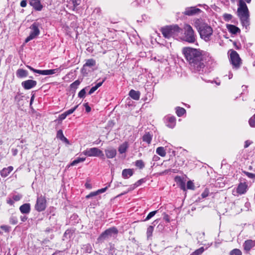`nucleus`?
<instances>
[{"instance_id":"2","label":"nucleus","mask_w":255,"mask_h":255,"mask_svg":"<svg viewBox=\"0 0 255 255\" xmlns=\"http://www.w3.org/2000/svg\"><path fill=\"white\" fill-rule=\"evenodd\" d=\"M201 39L206 42L210 41L213 34V28L202 19H196L194 23Z\"/></svg>"},{"instance_id":"14","label":"nucleus","mask_w":255,"mask_h":255,"mask_svg":"<svg viewBox=\"0 0 255 255\" xmlns=\"http://www.w3.org/2000/svg\"><path fill=\"white\" fill-rule=\"evenodd\" d=\"M29 4L36 10L41 11L43 8V5L41 3L40 0H29Z\"/></svg>"},{"instance_id":"36","label":"nucleus","mask_w":255,"mask_h":255,"mask_svg":"<svg viewBox=\"0 0 255 255\" xmlns=\"http://www.w3.org/2000/svg\"><path fill=\"white\" fill-rule=\"evenodd\" d=\"M136 166L140 169H142L144 167V163L142 160H137L135 162Z\"/></svg>"},{"instance_id":"10","label":"nucleus","mask_w":255,"mask_h":255,"mask_svg":"<svg viewBox=\"0 0 255 255\" xmlns=\"http://www.w3.org/2000/svg\"><path fill=\"white\" fill-rule=\"evenodd\" d=\"M30 28L32 31H31L30 35L25 39V42L26 43L29 42L31 40L34 39L40 33V31L38 27V24L36 23H33Z\"/></svg>"},{"instance_id":"52","label":"nucleus","mask_w":255,"mask_h":255,"mask_svg":"<svg viewBox=\"0 0 255 255\" xmlns=\"http://www.w3.org/2000/svg\"><path fill=\"white\" fill-rule=\"evenodd\" d=\"M85 186L87 189H91L92 188V184L88 181L86 182V183L85 184Z\"/></svg>"},{"instance_id":"46","label":"nucleus","mask_w":255,"mask_h":255,"mask_svg":"<svg viewBox=\"0 0 255 255\" xmlns=\"http://www.w3.org/2000/svg\"><path fill=\"white\" fill-rule=\"evenodd\" d=\"M209 194V190L206 188L201 194L202 198H204L207 197Z\"/></svg>"},{"instance_id":"63","label":"nucleus","mask_w":255,"mask_h":255,"mask_svg":"<svg viewBox=\"0 0 255 255\" xmlns=\"http://www.w3.org/2000/svg\"><path fill=\"white\" fill-rule=\"evenodd\" d=\"M159 158L158 156H157L156 155H154L153 157V160L154 161H157Z\"/></svg>"},{"instance_id":"20","label":"nucleus","mask_w":255,"mask_h":255,"mask_svg":"<svg viewBox=\"0 0 255 255\" xmlns=\"http://www.w3.org/2000/svg\"><path fill=\"white\" fill-rule=\"evenodd\" d=\"M129 144L127 141H125L123 142L122 144L120 145L118 148V151L120 154H123L125 153L128 148Z\"/></svg>"},{"instance_id":"6","label":"nucleus","mask_w":255,"mask_h":255,"mask_svg":"<svg viewBox=\"0 0 255 255\" xmlns=\"http://www.w3.org/2000/svg\"><path fill=\"white\" fill-rule=\"evenodd\" d=\"M118 233V230L115 227L110 228L103 232L98 238V241L101 242L112 238H115Z\"/></svg>"},{"instance_id":"9","label":"nucleus","mask_w":255,"mask_h":255,"mask_svg":"<svg viewBox=\"0 0 255 255\" xmlns=\"http://www.w3.org/2000/svg\"><path fill=\"white\" fill-rule=\"evenodd\" d=\"M230 61L233 66L236 68L240 67L241 63V58L238 53L234 50H231Z\"/></svg>"},{"instance_id":"24","label":"nucleus","mask_w":255,"mask_h":255,"mask_svg":"<svg viewBox=\"0 0 255 255\" xmlns=\"http://www.w3.org/2000/svg\"><path fill=\"white\" fill-rule=\"evenodd\" d=\"M167 126L170 128H173L176 125V119L174 117L167 118Z\"/></svg>"},{"instance_id":"12","label":"nucleus","mask_w":255,"mask_h":255,"mask_svg":"<svg viewBox=\"0 0 255 255\" xmlns=\"http://www.w3.org/2000/svg\"><path fill=\"white\" fill-rule=\"evenodd\" d=\"M243 246L245 252L248 253L252 248L255 247V240H247L245 241Z\"/></svg>"},{"instance_id":"27","label":"nucleus","mask_w":255,"mask_h":255,"mask_svg":"<svg viewBox=\"0 0 255 255\" xmlns=\"http://www.w3.org/2000/svg\"><path fill=\"white\" fill-rule=\"evenodd\" d=\"M227 27L229 31L233 34H236L240 31V29L233 25H229Z\"/></svg>"},{"instance_id":"4","label":"nucleus","mask_w":255,"mask_h":255,"mask_svg":"<svg viewBox=\"0 0 255 255\" xmlns=\"http://www.w3.org/2000/svg\"><path fill=\"white\" fill-rule=\"evenodd\" d=\"M238 15L244 24H248L249 12L248 7L243 0H239L238 8Z\"/></svg>"},{"instance_id":"21","label":"nucleus","mask_w":255,"mask_h":255,"mask_svg":"<svg viewBox=\"0 0 255 255\" xmlns=\"http://www.w3.org/2000/svg\"><path fill=\"white\" fill-rule=\"evenodd\" d=\"M16 75L19 78H23L28 76V72L23 69H18L16 72Z\"/></svg>"},{"instance_id":"22","label":"nucleus","mask_w":255,"mask_h":255,"mask_svg":"<svg viewBox=\"0 0 255 255\" xmlns=\"http://www.w3.org/2000/svg\"><path fill=\"white\" fill-rule=\"evenodd\" d=\"M133 172L131 169H125L122 171V176L124 178L127 179L133 175Z\"/></svg>"},{"instance_id":"28","label":"nucleus","mask_w":255,"mask_h":255,"mask_svg":"<svg viewBox=\"0 0 255 255\" xmlns=\"http://www.w3.org/2000/svg\"><path fill=\"white\" fill-rule=\"evenodd\" d=\"M105 79H103V81L101 82H99L97 83L96 86L93 87L91 88V89L90 90L89 92V94L91 95L93 94L95 91H96L100 86H102L104 82L105 81Z\"/></svg>"},{"instance_id":"5","label":"nucleus","mask_w":255,"mask_h":255,"mask_svg":"<svg viewBox=\"0 0 255 255\" xmlns=\"http://www.w3.org/2000/svg\"><path fill=\"white\" fill-rule=\"evenodd\" d=\"M184 34L180 38L189 43H194L196 41V35L192 27L189 24L184 26Z\"/></svg>"},{"instance_id":"16","label":"nucleus","mask_w":255,"mask_h":255,"mask_svg":"<svg viewBox=\"0 0 255 255\" xmlns=\"http://www.w3.org/2000/svg\"><path fill=\"white\" fill-rule=\"evenodd\" d=\"M105 152L106 156L108 158H113L117 155V150L114 148L106 149Z\"/></svg>"},{"instance_id":"25","label":"nucleus","mask_w":255,"mask_h":255,"mask_svg":"<svg viewBox=\"0 0 255 255\" xmlns=\"http://www.w3.org/2000/svg\"><path fill=\"white\" fill-rule=\"evenodd\" d=\"M152 135L149 133V132H146L142 136L143 141L146 142L147 143L149 144L151 143L152 140Z\"/></svg>"},{"instance_id":"40","label":"nucleus","mask_w":255,"mask_h":255,"mask_svg":"<svg viewBox=\"0 0 255 255\" xmlns=\"http://www.w3.org/2000/svg\"><path fill=\"white\" fill-rule=\"evenodd\" d=\"M71 1L73 5V10H74L76 7L80 4V0H71Z\"/></svg>"},{"instance_id":"45","label":"nucleus","mask_w":255,"mask_h":255,"mask_svg":"<svg viewBox=\"0 0 255 255\" xmlns=\"http://www.w3.org/2000/svg\"><path fill=\"white\" fill-rule=\"evenodd\" d=\"M21 198H22V195L20 194H16V195H14L12 196V199L14 201H18L20 200Z\"/></svg>"},{"instance_id":"35","label":"nucleus","mask_w":255,"mask_h":255,"mask_svg":"<svg viewBox=\"0 0 255 255\" xmlns=\"http://www.w3.org/2000/svg\"><path fill=\"white\" fill-rule=\"evenodd\" d=\"M230 255H242L241 251L238 249H235L232 250L229 254Z\"/></svg>"},{"instance_id":"50","label":"nucleus","mask_w":255,"mask_h":255,"mask_svg":"<svg viewBox=\"0 0 255 255\" xmlns=\"http://www.w3.org/2000/svg\"><path fill=\"white\" fill-rule=\"evenodd\" d=\"M107 189H108V187H105V188L99 189V190H98L96 191H97V194L98 195L99 194L103 193L105 192L107 190Z\"/></svg>"},{"instance_id":"54","label":"nucleus","mask_w":255,"mask_h":255,"mask_svg":"<svg viewBox=\"0 0 255 255\" xmlns=\"http://www.w3.org/2000/svg\"><path fill=\"white\" fill-rule=\"evenodd\" d=\"M224 17L226 19L230 20L232 18V16L230 14H225Z\"/></svg>"},{"instance_id":"47","label":"nucleus","mask_w":255,"mask_h":255,"mask_svg":"<svg viewBox=\"0 0 255 255\" xmlns=\"http://www.w3.org/2000/svg\"><path fill=\"white\" fill-rule=\"evenodd\" d=\"M245 174L250 178H255V174L252 173L245 171Z\"/></svg>"},{"instance_id":"49","label":"nucleus","mask_w":255,"mask_h":255,"mask_svg":"<svg viewBox=\"0 0 255 255\" xmlns=\"http://www.w3.org/2000/svg\"><path fill=\"white\" fill-rule=\"evenodd\" d=\"M27 67L28 68H29L31 71H33V72L40 74V70L35 69L30 66H27Z\"/></svg>"},{"instance_id":"11","label":"nucleus","mask_w":255,"mask_h":255,"mask_svg":"<svg viewBox=\"0 0 255 255\" xmlns=\"http://www.w3.org/2000/svg\"><path fill=\"white\" fill-rule=\"evenodd\" d=\"M248 185L246 183H240L236 190H233V194L237 196L238 194H245L247 190Z\"/></svg>"},{"instance_id":"56","label":"nucleus","mask_w":255,"mask_h":255,"mask_svg":"<svg viewBox=\"0 0 255 255\" xmlns=\"http://www.w3.org/2000/svg\"><path fill=\"white\" fill-rule=\"evenodd\" d=\"M7 203L10 205H12L14 204V200L11 199H8L7 200Z\"/></svg>"},{"instance_id":"30","label":"nucleus","mask_w":255,"mask_h":255,"mask_svg":"<svg viewBox=\"0 0 255 255\" xmlns=\"http://www.w3.org/2000/svg\"><path fill=\"white\" fill-rule=\"evenodd\" d=\"M96 65V61L93 59H89L86 60L85 64L84 65V67H92Z\"/></svg>"},{"instance_id":"8","label":"nucleus","mask_w":255,"mask_h":255,"mask_svg":"<svg viewBox=\"0 0 255 255\" xmlns=\"http://www.w3.org/2000/svg\"><path fill=\"white\" fill-rule=\"evenodd\" d=\"M46 208V200L45 197L41 195L37 197L35 209L38 212L44 211Z\"/></svg>"},{"instance_id":"1","label":"nucleus","mask_w":255,"mask_h":255,"mask_svg":"<svg viewBox=\"0 0 255 255\" xmlns=\"http://www.w3.org/2000/svg\"><path fill=\"white\" fill-rule=\"evenodd\" d=\"M183 53L191 69L194 71H200L205 67V63L212 60L209 53L198 49L185 47Z\"/></svg>"},{"instance_id":"23","label":"nucleus","mask_w":255,"mask_h":255,"mask_svg":"<svg viewBox=\"0 0 255 255\" xmlns=\"http://www.w3.org/2000/svg\"><path fill=\"white\" fill-rule=\"evenodd\" d=\"M140 92L139 91L131 90L129 92V96L134 100H138L140 98Z\"/></svg>"},{"instance_id":"62","label":"nucleus","mask_w":255,"mask_h":255,"mask_svg":"<svg viewBox=\"0 0 255 255\" xmlns=\"http://www.w3.org/2000/svg\"><path fill=\"white\" fill-rule=\"evenodd\" d=\"M34 99V95H33L31 97V99H30V104L31 105L32 104V103L33 102V100Z\"/></svg>"},{"instance_id":"60","label":"nucleus","mask_w":255,"mask_h":255,"mask_svg":"<svg viewBox=\"0 0 255 255\" xmlns=\"http://www.w3.org/2000/svg\"><path fill=\"white\" fill-rule=\"evenodd\" d=\"M86 111L87 112H90L91 108L89 106H86Z\"/></svg>"},{"instance_id":"55","label":"nucleus","mask_w":255,"mask_h":255,"mask_svg":"<svg viewBox=\"0 0 255 255\" xmlns=\"http://www.w3.org/2000/svg\"><path fill=\"white\" fill-rule=\"evenodd\" d=\"M163 219L165 220L167 222H170V218L169 216L167 214H165L163 216Z\"/></svg>"},{"instance_id":"15","label":"nucleus","mask_w":255,"mask_h":255,"mask_svg":"<svg viewBox=\"0 0 255 255\" xmlns=\"http://www.w3.org/2000/svg\"><path fill=\"white\" fill-rule=\"evenodd\" d=\"M201 12V10L195 7H191L186 8L184 12L185 15H192Z\"/></svg>"},{"instance_id":"33","label":"nucleus","mask_w":255,"mask_h":255,"mask_svg":"<svg viewBox=\"0 0 255 255\" xmlns=\"http://www.w3.org/2000/svg\"><path fill=\"white\" fill-rule=\"evenodd\" d=\"M186 112L185 110L183 108L178 107L176 108V113L178 117L183 115Z\"/></svg>"},{"instance_id":"13","label":"nucleus","mask_w":255,"mask_h":255,"mask_svg":"<svg viewBox=\"0 0 255 255\" xmlns=\"http://www.w3.org/2000/svg\"><path fill=\"white\" fill-rule=\"evenodd\" d=\"M37 82L36 81L32 80H28L24 81L21 83V85L24 89L26 90L30 89L36 85Z\"/></svg>"},{"instance_id":"3","label":"nucleus","mask_w":255,"mask_h":255,"mask_svg":"<svg viewBox=\"0 0 255 255\" xmlns=\"http://www.w3.org/2000/svg\"><path fill=\"white\" fill-rule=\"evenodd\" d=\"M160 31L166 38H175L179 36L182 33V29L177 25H168L163 27Z\"/></svg>"},{"instance_id":"42","label":"nucleus","mask_w":255,"mask_h":255,"mask_svg":"<svg viewBox=\"0 0 255 255\" xmlns=\"http://www.w3.org/2000/svg\"><path fill=\"white\" fill-rule=\"evenodd\" d=\"M64 137L62 130L61 129L59 130L57 132V137L60 140H62Z\"/></svg>"},{"instance_id":"57","label":"nucleus","mask_w":255,"mask_h":255,"mask_svg":"<svg viewBox=\"0 0 255 255\" xmlns=\"http://www.w3.org/2000/svg\"><path fill=\"white\" fill-rule=\"evenodd\" d=\"M13 155L15 156L17 154L18 150L17 149H12L11 150Z\"/></svg>"},{"instance_id":"34","label":"nucleus","mask_w":255,"mask_h":255,"mask_svg":"<svg viewBox=\"0 0 255 255\" xmlns=\"http://www.w3.org/2000/svg\"><path fill=\"white\" fill-rule=\"evenodd\" d=\"M205 249L203 247H201L199 249L195 250L190 255H201L204 252Z\"/></svg>"},{"instance_id":"64","label":"nucleus","mask_w":255,"mask_h":255,"mask_svg":"<svg viewBox=\"0 0 255 255\" xmlns=\"http://www.w3.org/2000/svg\"><path fill=\"white\" fill-rule=\"evenodd\" d=\"M61 140L63 141H64V142H66L67 143H69V140L65 137H64V138L62 140Z\"/></svg>"},{"instance_id":"37","label":"nucleus","mask_w":255,"mask_h":255,"mask_svg":"<svg viewBox=\"0 0 255 255\" xmlns=\"http://www.w3.org/2000/svg\"><path fill=\"white\" fill-rule=\"evenodd\" d=\"M80 83L81 82L79 80H76L70 85L71 88L74 90L76 89L80 85Z\"/></svg>"},{"instance_id":"18","label":"nucleus","mask_w":255,"mask_h":255,"mask_svg":"<svg viewBox=\"0 0 255 255\" xmlns=\"http://www.w3.org/2000/svg\"><path fill=\"white\" fill-rule=\"evenodd\" d=\"M13 167L9 166L7 167L3 168L0 171V174L2 177H7L10 173L13 170Z\"/></svg>"},{"instance_id":"39","label":"nucleus","mask_w":255,"mask_h":255,"mask_svg":"<svg viewBox=\"0 0 255 255\" xmlns=\"http://www.w3.org/2000/svg\"><path fill=\"white\" fill-rule=\"evenodd\" d=\"M249 124L252 127H255V114L249 120Z\"/></svg>"},{"instance_id":"59","label":"nucleus","mask_w":255,"mask_h":255,"mask_svg":"<svg viewBox=\"0 0 255 255\" xmlns=\"http://www.w3.org/2000/svg\"><path fill=\"white\" fill-rule=\"evenodd\" d=\"M142 182V179H140L139 180H138L136 183H135V185L136 186H139L141 183Z\"/></svg>"},{"instance_id":"19","label":"nucleus","mask_w":255,"mask_h":255,"mask_svg":"<svg viewBox=\"0 0 255 255\" xmlns=\"http://www.w3.org/2000/svg\"><path fill=\"white\" fill-rule=\"evenodd\" d=\"M19 210L22 214H28L30 211V205L29 203H25L19 207Z\"/></svg>"},{"instance_id":"61","label":"nucleus","mask_w":255,"mask_h":255,"mask_svg":"<svg viewBox=\"0 0 255 255\" xmlns=\"http://www.w3.org/2000/svg\"><path fill=\"white\" fill-rule=\"evenodd\" d=\"M181 188L183 190H186V188H185V184L184 183H182L181 185Z\"/></svg>"},{"instance_id":"48","label":"nucleus","mask_w":255,"mask_h":255,"mask_svg":"<svg viewBox=\"0 0 255 255\" xmlns=\"http://www.w3.org/2000/svg\"><path fill=\"white\" fill-rule=\"evenodd\" d=\"M96 195H98L97 191L92 192L90 193L89 194L87 195L86 196V198L87 199H89V198H91L92 197H93V196H96Z\"/></svg>"},{"instance_id":"31","label":"nucleus","mask_w":255,"mask_h":255,"mask_svg":"<svg viewBox=\"0 0 255 255\" xmlns=\"http://www.w3.org/2000/svg\"><path fill=\"white\" fill-rule=\"evenodd\" d=\"M154 230V227L153 226H149L147 229L146 231V235L147 239L150 238L152 235V233Z\"/></svg>"},{"instance_id":"26","label":"nucleus","mask_w":255,"mask_h":255,"mask_svg":"<svg viewBox=\"0 0 255 255\" xmlns=\"http://www.w3.org/2000/svg\"><path fill=\"white\" fill-rule=\"evenodd\" d=\"M82 250L83 251L84 253H91L93 250V248L90 244H87L83 246Z\"/></svg>"},{"instance_id":"43","label":"nucleus","mask_w":255,"mask_h":255,"mask_svg":"<svg viewBox=\"0 0 255 255\" xmlns=\"http://www.w3.org/2000/svg\"><path fill=\"white\" fill-rule=\"evenodd\" d=\"M86 91L85 89H83L78 93V97L81 98H83L85 97Z\"/></svg>"},{"instance_id":"29","label":"nucleus","mask_w":255,"mask_h":255,"mask_svg":"<svg viewBox=\"0 0 255 255\" xmlns=\"http://www.w3.org/2000/svg\"><path fill=\"white\" fill-rule=\"evenodd\" d=\"M156 152L159 155L164 157L166 155V151L163 147H158L156 148Z\"/></svg>"},{"instance_id":"17","label":"nucleus","mask_w":255,"mask_h":255,"mask_svg":"<svg viewBox=\"0 0 255 255\" xmlns=\"http://www.w3.org/2000/svg\"><path fill=\"white\" fill-rule=\"evenodd\" d=\"M61 71L60 68H56L54 69H49V70H41L40 72V74L42 75H49L56 74L57 73H59Z\"/></svg>"},{"instance_id":"38","label":"nucleus","mask_w":255,"mask_h":255,"mask_svg":"<svg viewBox=\"0 0 255 255\" xmlns=\"http://www.w3.org/2000/svg\"><path fill=\"white\" fill-rule=\"evenodd\" d=\"M157 211H154L152 212H150L146 218L144 219V221H148L149 219H150L152 217H153L157 213Z\"/></svg>"},{"instance_id":"32","label":"nucleus","mask_w":255,"mask_h":255,"mask_svg":"<svg viewBox=\"0 0 255 255\" xmlns=\"http://www.w3.org/2000/svg\"><path fill=\"white\" fill-rule=\"evenodd\" d=\"M85 160V158H77L76 159L73 160L71 164L69 165V167L70 166H74L78 163L83 162Z\"/></svg>"},{"instance_id":"7","label":"nucleus","mask_w":255,"mask_h":255,"mask_svg":"<svg viewBox=\"0 0 255 255\" xmlns=\"http://www.w3.org/2000/svg\"><path fill=\"white\" fill-rule=\"evenodd\" d=\"M83 154L89 157L96 156L99 157L103 160L105 159L103 152L97 147L87 148L83 152Z\"/></svg>"},{"instance_id":"44","label":"nucleus","mask_w":255,"mask_h":255,"mask_svg":"<svg viewBox=\"0 0 255 255\" xmlns=\"http://www.w3.org/2000/svg\"><path fill=\"white\" fill-rule=\"evenodd\" d=\"M78 107V105L75 106L73 108H72V109L66 111L65 113L66 114V115L67 116L72 114L76 110V109Z\"/></svg>"},{"instance_id":"41","label":"nucleus","mask_w":255,"mask_h":255,"mask_svg":"<svg viewBox=\"0 0 255 255\" xmlns=\"http://www.w3.org/2000/svg\"><path fill=\"white\" fill-rule=\"evenodd\" d=\"M194 184L193 182L191 181H188L187 183V188L188 189L194 190Z\"/></svg>"},{"instance_id":"51","label":"nucleus","mask_w":255,"mask_h":255,"mask_svg":"<svg viewBox=\"0 0 255 255\" xmlns=\"http://www.w3.org/2000/svg\"><path fill=\"white\" fill-rule=\"evenodd\" d=\"M67 116V115H66L65 112H64V113L62 114L61 115H60L59 116V119L60 121H62V120H64L66 118Z\"/></svg>"},{"instance_id":"53","label":"nucleus","mask_w":255,"mask_h":255,"mask_svg":"<svg viewBox=\"0 0 255 255\" xmlns=\"http://www.w3.org/2000/svg\"><path fill=\"white\" fill-rule=\"evenodd\" d=\"M27 5V1L26 0H21V1L20 2V6L22 7H26Z\"/></svg>"},{"instance_id":"58","label":"nucleus","mask_w":255,"mask_h":255,"mask_svg":"<svg viewBox=\"0 0 255 255\" xmlns=\"http://www.w3.org/2000/svg\"><path fill=\"white\" fill-rule=\"evenodd\" d=\"M251 144V142L249 140H247L245 142V144L244 145L245 148L248 147Z\"/></svg>"}]
</instances>
